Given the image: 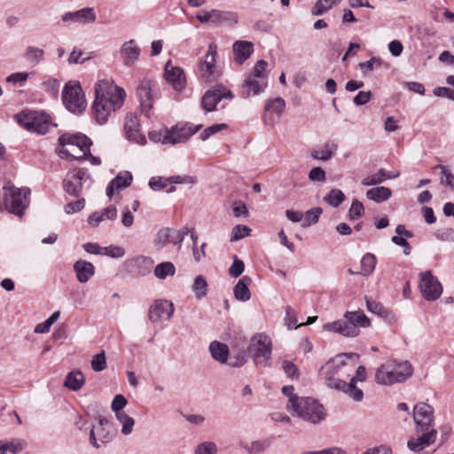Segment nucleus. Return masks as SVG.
Returning a JSON list of instances; mask_svg holds the SVG:
<instances>
[{
	"label": "nucleus",
	"instance_id": "de8ad7c7",
	"mask_svg": "<svg viewBox=\"0 0 454 454\" xmlns=\"http://www.w3.org/2000/svg\"><path fill=\"white\" fill-rule=\"evenodd\" d=\"M345 200L344 193L340 189H332L324 200L333 207H339Z\"/></svg>",
	"mask_w": 454,
	"mask_h": 454
},
{
	"label": "nucleus",
	"instance_id": "2eb2a0df",
	"mask_svg": "<svg viewBox=\"0 0 454 454\" xmlns=\"http://www.w3.org/2000/svg\"><path fill=\"white\" fill-rule=\"evenodd\" d=\"M232 98L233 95L228 88L223 85L217 84L206 91L202 98L201 105L207 112H211L215 110L216 105L223 98L231 99Z\"/></svg>",
	"mask_w": 454,
	"mask_h": 454
},
{
	"label": "nucleus",
	"instance_id": "7c9ffc66",
	"mask_svg": "<svg viewBox=\"0 0 454 454\" xmlns=\"http://www.w3.org/2000/svg\"><path fill=\"white\" fill-rule=\"evenodd\" d=\"M209 352L215 361L221 364L228 362L229 348L226 344L214 340L209 345Z\"/></svg>",
	"mask_w": 454,
	"mask_h": 454
},
{
	"label": "nucleus",
	"instance_id": "e433bc0d",
	"mask_svg": "<svg viewBox=\"0 0 454 454\" xmlns=\"http://www.w3.org/2000/svg\"><path fill=\"white\" fill-rule=\"evenodd\" d=\"M356 382L354 380H350L349 383L344 381V386L338 387V390L343 391L347 394L350 398H352L356 402H360L364 398V393L362 389L356 387Z\"/></svg>",
	"mask_w": 454,
	"mask_h": 454
},
{
	"label": "nucleus",
	"instance_id": "6e6d98bb",
	"mask_svg": "<svg viewBox=\"0 0 454 454\" xmlns=\"http://www.w3.org/2000/svg\"><path fill=\"white\" fill-rule=\"evenodd\" d=\"M111 258H121L125 254L123 247L111 245L109 247H102V254Z\"/></svg>",
	"mask_w": 454,
	"mask_h": 454
},
{
	"label": "nucleus",
	"instance_id": "e2e57ef3",
	"mask_svg": "<svg viewBox=\"0 0 454 454\" xmlns=\"http://www.w3.org/2000/svg\"><path fill=\"white\" fill-rule=\"evenodd\" d=\"M247 362V354L244 350L238 352L236 355L228 357V364L231 367H241Z\"/></svg>",
	"mask_w": 454,
	"mask_h": 454
},
{
	"label": "nucleus",
	"instance_id": "aec40b11",
	"mask_svg": "<svg viewBox=\"0 0 454 454\" xmlns=\"http://www.w3.org/2000/svg\"><path fill=\"white\" fill-rule=\"evenodd\" d=\"M419 434H421L417 438H411L407 442L408 449L413 452H419L425 450L436 440V430L420 432Z\"/></svg>",
	"mask_w": 454,
	"mask_h": 454
},
{
	"label": "nucleus",
	"instance_id": "473e14b6",
	"mask_svg": "<svg viewBox=\"0 0 454 454\" xmlns=\"http://www.w3.org/2000/svg\"><path fill=\"white\" fill-rule=\"evenodd\" d=\"M392 196V191L388 187L377 186L371 188L366 192V198L376 203H381L389 200Z\"/></svg>",
	"mask_w": 454,
	"mask_h": 454
},
{
	"label": "nucleus",
	"instance_id": "c756f323",
	"mask_svg": "<svg viewBox=\"0 0 454 454\" xmlns=\"http://www.w3.org/2000/svg\"><path fill=\"white\" fill-rule=\"evenodd\" d=\"M252 279L248 276H243L233 288L234 297L241 301H247L251 298V293L248 286Z\"/></svg>",
	"mask_w": 454,
	"mask_h": 454
},
{
	"label": "nucleus",
	"instance_id": "680f3d73",
	"mask_svg": "<svg viewBox=\"0 0 454 454\" xmlns=\"http://www.w3.org/2000/svg\"><path fill=\"white\" fill-rule=\"evenodd\" d=\"M351 358H343V364L340 365L339 369V376L337 378L342 379L346 381V379H348L351 375L352 371L354 370L355 364L351 362H348Z\"/></svg>",
	"mask_w": 454,
	"mask_h": 454
},
{
	"label": "nucleus",
	"instance_id": "a211bd4d",
	"mask_svg": "<svg viewBox=\"0 0 454 454\" xmlns=\"http://www.w3.org/2000/svg\"><path fill=\"white\" fill-rule=\"evenodd\" d=\"M107 423L106 419L100 418L98 425L90 431V442L96 449H99L101 444H106L112 440L109 430L106 428Z\"/></svg>",
	"mask_w": 454,
	"mask_h": 454
},
{
	"label": "nucleus",
	"instance_id": "58836bf2",
	"mask_svg": "<svg viewBox=\"0 0 454 454\" xmlns=\"http://www.w3.org/2000/svg\"><path fill=\"white\" fill-rule=\"evenodd\" d=\"M153 273L157 278L165 279L175 275L176 267L171 262H163L155 266Z\"/></svg>",
	"mask_w": 454,
	"mask_h": 454
},
{
	"label": "nucleus",
	"instance_id": "b1692460",
	"mask_svg": "<svg viewBox=\"0 0 454 454\" xmlns=\"http://www.w3.org/2000/svg\"><path fill=\"white\" fill-rule=\"evenodd\" d=\"M153 82L150 80H143L139 83L137 93L140 101V106L143 111H149L153 106Z\"/></svg>",
	"mask_w": 454,
	"mask_h": 454
},
{
	"label": "nucleus",
	"instance_id": "603ef678",
	"mask_svg": "<svg viewBox=\"0 0 454 454\" xmlns=\"http://www.w3.org/2000/svg\"><path fill=\"white\" fill-rule=\"evenodd\" d=\"M191 239L192 241V254H193L194 260L196 262H200L206 255V254H205L206 243H203L201 245L200 248L197 247L198 236H197L195 231H191Z\"/></svg>",
	"mask_w": 454,
	"mask_h": 454
},
{
	"label": "nucleus",
	"instance_id": "8fccbe9b",
	"mask_svg": "<svg viewBox=\"0 0 454 454\" xmlns=\"http://www.w3.org/2000/svg\"><path fill=\"white\" fill-rule=\"evenodd\" d=\"M171 228H162L155 235L154 246L157 249H162L169 244Z\"/></svg>",
	"mask_w": 454,
	"mask_h": 454
},
{
	"label": "nucleus",
	"instance_id": "f257e3e1",
	"mask_svg": "<svg viewBox=\"0 0 454 454\" xmlns=\"http://www.w3.org/2000/svg\"><path fill=\"white\" fill-rule=\"evenodd\" d=\"M93 114L96 121L105 124L113 112L120 109L126 98L125 90L114 85L111 79H102L95 83Z\"/></svg>",
	"mask_w": 454,
	"mask_h": 454
},
{
	"label": "nucleus",
	"instance_id": "ddd939ff",
	"mask_svg": "<svg viewBox=\"0 0 454 454\" xmlns=\"http://www.w3.org/2000/svg\"><path fill=\"white\" fill-rule=\"evenodd\" d=\"M91 182L90 175L83 169H74L69 171L64 181L63 188L69 194L74 197H78L82 191L83 184Z\"/></svg>",
	"mask_w": 454,
	"mask_h": 454
},
{
	"label": "nucleus",
	"instance_id": "864d4df0",
	"mask_svg": "<svg viewBox=\"0 0 454 454\" xmlns=\"http://www.w3.org/2000/svg\"><path fill=\"white\" fill-rule=\"evenodd\" d=\"M91 368L94 372H102L106 368V359L104 351L92 356Z\"/></svg>",
	"mask_w": 454,
	"mask_h": 454
},
{
	"label": "nucleus",
	"instance_id": "a19ab883",
	"mask_svg": "<svg viewBox=\"0 0 454 454\" xmlns=\"http://www.w3.org/2000/svg\"><path fill=\"white\" fill-rule=\"evenodd\" d=\"M341 1L342 0H317L311 9V14L313 16H321Z\"/></svg>",
	"mask_w": 454,
	"mask_h": 454
},
{
	"label": "nucleus",
	"instance_id": "37998d69",
	"mask_svg": "<svg viewBox=\"0 0 454 454\" xmlns=\"http://www.w3.org/2000/svg\"><path fill=\"white\" fill-rule=\"evenodd\" d=\"M192 231H194V229L184 227L181 230H176L171 228L169 244H173L175 247H176L177 251H179L181 249L184 237L187 234L191 235Z\"/></svg>",
	"mask_w": 454,
	"mask_h": 454
},
{
	"label": "nucleus",
	"instance_id": "72a5a7b5",
	"mask_svg": "<svg viewBox=\"0 0 454 454\" xmlns=\"http://www.w3.org/2000/svg\"><path fill=\"white\" fill-rule=\"evenodd\" d=\"M344 317L352 325H354V327H356V329H359V327H368L371 325L370 319L361 310L347 311L344 315Z\"/></svg>",
	"mask_w": 454,
	"mask_h": 454
},
{
	"label": "nucleus",
	"instance_id": "dca6fc26",
	"mask_svg": "<svg viewBox=\"0 0 454 454\" xmlns=\"http://www.w3.org/2000/svg\"><path fill=\"white\" fill-rule=\"evenodd\" d=\"M64 22H73L80 25L91 24L97 20V14L92 7H85L75 12H68L62 15Z\"/></svg>",
	"mask_w": 454,
	"mask_h": 454
},
{
	"label": "nucleus",
	"instance_id": "3c124183",
	"mask_svg": "<svg viewBox=\"0 0 454 454\" xmlns=\"http://www.w3.org/2000/svg\"><path fill=\"white\" fill-rule=\"evenodd\" d=\"M285 107V100L282 98H276L266 104L265 110L275 113L277 115H280L284 112Z\"/></svg>",
	"mask_w": 454,
	"mask_h": 454
},
{
	"label": "nucleus",
	"instance_id": "2f4dec72",
	"mask_svg": "<svg viewBox=\"0 0 454 454\" xmlns=\"http://www.w3.org/2000/svg\"><path fill=\"white\" fill-rule=\"evenodd\" d=\"M238 17L235 13L212 9L210 11V23L219 26L224 23H237Z\"/></svg>",
	"mask_w": 454,
	"mask_h": 454
},
{
	"label": "nucleus",
	"instance_id": "bf43d9fd",
	"mask_svg": "<svg viewBox=\"0 0 454 454\" xmlns=\"http://www.w3.org/2000/svg\"><path fill=\"white\" fill-rule=\"evenodd\" d=\"M217 446L215 442L207 441L200 443L194 451V454H216Z\"/></svg>",
	"mask_w": 454,
	"mask_h": 454
},
{
	"label": "nucleus",
	"instance_id": "7ed1b4c3",
	"mask_svg": "<svg viewBox=\"0 0 454 454\" xmlns=\"http://www.w3.org/2000/svg\"><path fill=\"white\" fill-rule=\"evenodd\" d=\"M287 409L293 410L298 417L311 424H318L326 417L324 406L311 397L291 396Z\"/></svg>",
	"mask_w": 454,
	"mask_h": 454
},
{
	"label": "nucleus",
	"instance_id": "6ab92c4d",
	"mask_svg": "<svg viewBox=\"0 0 454 454\" xmlns=\"http://www.w3.org/2000/svg\"><path fill=\"white\" fill-rule=\"evenodd\" d=\"M125 137L130 142H145V138L140 130L138 118L134 114H128L123 126Z\"/></svg>",
	"mask_w": 454,
	"mask_h": 454
},
{
	"label": "nucleus",
	"instance_id": "5701e85b",
	"mask_svg": "<svg viewBox=\"0 0 454 454\" xmlns=\"http://www.w3.org/2000/svg\"><path fill=\"white\" fill-rule=\"evenodd\" d=\"M133 180V176L129 171L120 172L107 185L106 193L111 199L115 192H119L129 187Z\"/></svg>",
	"mask_w": 454,
	"mask_h": 454
},
{
	"label": "nucleus",
	"instance_id": "412c9836",
	"mask_svg": "<svg viewBox=\"0 0 454 454\" xmlns=\"http://www.w3.org/2000/svg\"><path fill=\"white\" fill-rule=\"evenodd\" d=\"M323 329L328 332L339 333L344 337H356L359 334V329L354 327L347 319L336 320L324 325Z\"/></svg>",
	"mask_w": 454,
	"mask_h": 454
},
{
	"label": "nucleus",
	"instance_id": "f8f14e48",
	"mask_svg": "<svg viewBox=\"0 0 454 454\" xmlns=\"http://www.w3.org/2000/svg\"><path fill=\"white\" fill-rule=\"evenodd\" d=\"M419 291L422 296L428 301H436L442 294V286L431 270L420 272Z\"/></svg>",
	"mask_w": 454,
	"mask_h": 454
},
{
	"label": "nucleus",
	"instance_id": "09e8293b",
	"mask_svg": "<svg viewBox=\"0 0 454 454\" xmlns=\"http://www.w3.org/2000/svg\"><path fill=\"white\" fill-rule=\"evenodd\" d=\"M58 142H92L91 139L85 134L82 132H66L61 134L59 138Z\"/></svg>",
	"mask_w": 454,
	"mask_h": 454
},
{
	"label": "nucleus",
	"instance_id": "cd10ccee",
	"mask_svg": "<svg viewBox=\"0 0 454 454\" xmlns=\"http://www.w3.org/2000/svg\"><path fill=\"white\" fill-rule=\"evenodd\" d=\"M267 87V79L264 76H261L256 78L254 76L249 75L244 82L243 88V96L245 98H248L250 93L253 92L254 95H257L264 90Z\"/></svg>",
	"mask_w": 454,
	"mask_h": 454
},
{
	"label": "nucleus",
	"instance_id": "39448f33",
	"mask_svg": "<svg viewBox=\"0 0 454 454\" xmlns=\"http://www.w3.org/2000/svg\"><path fill=\"white\" fill-rule=\"evenodd\" d=\"M201 125H193L188 122H179L170 129L162 127L159 130H153L148 137L152 142H178L187 140L199 131Z\"/></svg>",
	"mask_w": 454,
	"mask_h": 454
},
{
	"label": "nucleus",
	"instance_id": "052dcab7",
	"mask_svg": "<svg viewBox=\"0 0 454 454\" xmlns=\"http://www.w3.org/2000/svg\"><path fill=\"white\" fill-rule=\"evenodd\" d=\"M285 322L289 329H296L299 327L297 325V314L295 310L290 306L286 307Z\"/></svg>",
	"mask_w": 454,
	"mask_h": 454
},
{
	"label": "nucleus",
	"instance_id": "6e6552de",
	"mask_svg": "<svg viewBox=\"0 0 454 454\" xmlns=\"http://www.w3.org/2000/svg\"><path fill=\"white\" fill-rule=\"evenodd\" d=\"M62 101L66 108L74 114H80L85 109V95L79 82L69 81L65 84Z\"/></svg>",
	"mask_w": 454,
	"mask_h": 454
},
{
	"label": "nucleus",
	"instance_id": "69168bd1",
	"mask_svg": "<svg viewBox=\"0 0 454 454\" xmlns=\"http://www.w3.org/2000/svg\"><path fill=\"white\" fill-rule=\"evenodd\" d=\"M169 184V179L160 177V176H154L152 177L149 181V186L153 191H160L164 188H166Z\"/></svg>",
	"mask_w": 454,
	"mask_h": 454
},
{
	"label": "nucleus",
	"instance_id": "9b49d317",
	"mask_svg": "<svg viewBox=\"0 0 454 454\" xmlns=\"http://www.w3.org/2000/svg\"><path fill=\"white\" fill-rule=\"evenodd\" d=\"M412 413L417 433L435 430L434 408L427 403H418L414 406Z\"/></svg>",
	"mask_w": 454,
	"mask_h": 454
},
{
	"label": "nucleus",
	"instance_id": "4c0bfd02",
	"mask_svg": "<svg viewBox=\"0 0 454 454\" xmlns=\"http://www.w3.org/2000/svg\"><path fill=\"white\" fill-rule=\"evenodd\" d=\"M336 149V144H323L320 147L311 152V156L317 160H327L332 157Z\"/></svg>",
	"mask_w": 454,
	"mask_h": 454
},
{
	"label": "nucleus",
	"instance_id": "4be33fe9",
	"mask_svg": "<svg viewBox=\"0 0 454 454\" xmlns=\"http://www.w3.org/2000/svg\"><path fill=\"white\" fill-rule=\"evenodd\" d=\"M117 207L115 205H109L106 207L95 211L90 214L88 217V223L93 228H96L100 225L103 222L106 221H114L117 218Z\"/></svg>",
	"mask_w": 454,
	"mask_h": 454
},
{
	"label": "nucleus",
	"instance_id": "4d7b16f0",
	"mask_svg": "<svg viewBox=\"0 0 454 454\" xmlns=\"http://www.w3.org/2000/svg\"><path fill=\"white\" fill-rule=\"evenodd\" d=\"M438 168L442 170L441 184L454 192V175L447 169L446 166L439 165Z\"/></svg>",
	"mask_w": 454,
	"mask_h": 454
},
{
	"label": "nucleus",
	"instance_id": "a878e982",
	"mask_svg": "<svg viewBox=\"0 0 454 454\" xmlns=\"http://www.w3.org/2000/svg\"><path fill=\"white\" fill-rule=\"evenodd\" d=\"M165 78L176 90H181L185 85L183 69L173 66L170 61L165 66Z\"/></svg>",
	"mask_w": 454,
	"mask_h": 454
},
{
	"label": "nucleus",
	"instance_id": "c03bdc74",
	"mask_svg": "<svg viewBox=\"0 0 454 454\" xmlns=\"http://www.w3.org/2000/svg\"><path fill=\"white\" fill-rule=\"evenodd\" d=\"M192 291L198 300L202 299L207 295V283L202 275H198L192 285Z\"/></svg>",
	"mask_w": 454,
	"mask_h": 454
},
{
	"label": "nucleus",
	"instance_id": "79ce46f5",
	"mask_svg": "<svg viewBox=\"0 0 454 454\" xmlns=\"http://www.w3.org/2000/svg\"><path fill=\"white\" fill-rule=\"evenodd\" d=\"M24 57L31 65L36 66L43 59L44 51L39 47L28 46Z\"/></svg>",
	"mask_w": 454,
	"mask_h": 454
},
{
	"label": "nucleus",
	"instance_id": "f3484780",
	"mask_svg": "<svg viewBox=\"0 0 454 454\" xmlns=\"http://www.w3.org/2000/svg\"><path fill=\"white\" fill-rule=\"evenodd\" d=\"M174 313V305L167 300H157L150 307L149 319L153 323L160 322L164 317L169 319Z\"/></svg>",
	"mask_w": 454,
	"mask_h": 454
},
{
	"label": "nucleus",
	"instance_id": "4468645a",
	"mask_svg": "<svg viewBox=\"0 0 454 454\" xmlns=\"http://www.w3.org/2000/svg\"><path fill=\"white\" fill-rule=\"evenodd\" d=\"M92 144H59L55 149L61 159L67 160H82L87 158Z\"/></svg>",
	"mask_w": 454,
	"mask_h": 454
},
{
	"label": "nucleus",
	"instance_id": "bb28decb",
	"mask_svg": "<svg viewBox=\"0 0 454 454\" xmlns=\"http://www.w3.org/2000/svg\"><path fill=\"white\" fill-rule=\"evenodd\" d=\"M74 271L77 280L87 283L95 275V266L85 260H78L74 263Z\"/></svg>",
	"mask_w": 454,
	"mask_h": 454
},
{
	"label": "nucleus",
	"instance_id": "13d9d810",
	"mask_svg": "<svg viewBox=\"0 0 454 454\" xmlns=\"http://www.w3.org/2000/svg\"><path fill=\"white\" fill-rule=\"evenodd\" d=\"M364 213V207L362 202L355 200L352 201L348 210V217L350 220H356L360 218Z\"/></svg>",
	"mask_w": 454,
	"mask_h": 454
},
{
	"label": "nucleus",
	"instance_id": "338daca9",
	"mask_svg": "<svg viewBox=\"0 0 454 454\" xmlns=\"http://www.w3.org/2000/svg\"><path fill=\"white\" fill-rule=\"evenodd\" d=\"M127 403L128 402L126 398L122 395H117L114 396L111 404V408L115 413V416L119 413L124 412L122 409L126 406Z\"/></svg>",
	"mask_w": 454,
	"mask_h": 454
},
{
	"label": "nucleus",
	"instance_id": "f03ea898",
	"mask_svg": "<svg viewBox=\"0 0 454 454\" xmlns=\"http://www.w3.org/2000/svg\"><path fill=\"white\" fill-rule=\"evenodd\" d=\"M413 368L408 361L388 360L375 372V381L380 385L389 386L402 383L409 379Z\"/></svg>",
	"mask_w": 454,
	"mask_h": 454
},
{
	"label": "nucleus",
	"instance_id": "f704fd0d",
	"mask_svg": "<svg viewBox=\"0 0 454 454\" xmlns=\"http://www.w3.org/2000/svg\"><path fill=\"white\" fill-rule=\"evenodd\" d=\"M392 176L383 168H380L377 173L367 175L364 176L361 184L364 186L377 185L383 183L387 179H390Z\"/></svg>",
	"mask_w": 454,
	"mask_h": 454
},
{
	"label": "nucleus",
	"instance_id": "20e7f679",
	"mask_svg": "<svg viewBox=\"0 0 454 454\" xmlns=\"http://www.w3.org/2000/svg\"><path fill=\"white\" fill-rule=\"evenodd\" d=\"M30 195L28 187L6 184L3 187L4 206L11 214L22 217L30 204Z\"/></svg>",
	"mask_w": 454,
	"mask_h": 454
},
{
	"label": "nucleus",
	"instance_id": "0eeeda50",
	"mask_svg": "<svg viewBox=\"0 0 454 454\" xmlns=\"http://www.w3.org/2000/svg\"><path fill=\"white\" fill-rule=\"evenodd\" d=\"M247 350L252 356L254 363L256 365L268 367L270 365L271 357V340L263 334L258 333L253 336L250 340Z\"/></svg>",
	"mask_w": 454,
	"mask_h": 454
},
{
	"label": "nucleus",
	"instance_id": "9d476101",
	"mask_svg": "<svg viewBox=\"0 0 454 454\" xmlns=\"http://www.w3.org/2000/svg\"><path fill=\"white\" fill-rule=\"evenodd\" d=\"M353 356L358 357V355L355 353L341 354L336 356L321 367L320 375L329 387L337 389L338 387L344 386L345 380L337 378L339 376L340 365L343 364V358H351Z\"/></svg>",
	"mask_w": 454,
	"mask_h": 454
},
{
	"label": "nucleus",
	"instance_id": "a18cd8bd",
	"mask_svg": "<svg viewBox=\"0 0 454 454\" xmlns=\"http://www.w3.org/2000/svg\"><path fill=\"white\" fill-rule=\"evenodd\" d=\"M115 417L121 425V433L124 435L130 434L135 425L134 419L126 414V412L119 413Z\"/></svg>",
	"mask_w": 454,
	"mask_h": 454
},
{
	"label": "nucleus",
	"instance_id": "1a4fd4ad",
	"mask_svg": "<svg viewBox=\"0 0 454 454\" xmlns=\"http://www.w3.org/2000/svg\"><path fill=\"white\" fill-rule=\"evenodd\" d=\"M216 52L217 45L215 43H210L204 59L198 65L199 78L205 82H215L222 74L221 69L215 61Z\"/></svg>",
	"mask_w": 454,
	"mask_h": 454
},
{
	"label": "nucleus",
	"instance_id": "393cba45",
	"mask_svg": "<svg viewBox=\"0 0 454 454\" xmlns=\"http://www.w3.org/2000/svg\"><path fill=\"white\" fill-rule=\"evenodd\" d=\"M120 55L123 64L126 67H131L138 60L140 48L137 46L135 40L127 41L121 45Z\"/></svg>",
	"mask_w": 454,
	"mask_h": 454
},
{
	"label": "nucleus",
	"instance_id": "49530a36",
	"mask_svg": "<svg viewBox=\"0 0 454 454\" xmlns=\"http://www.w3.org/2000/svg\"><path fill=\"white\" fill-rule=\"evenodd\" d=\"M323 213V209L319 207H313L308 210L304 215V221L302 223V227H309L312 224H315L318 222L320 215Z\"/></svg>",
	"mask_w": 454,
	"mask_h": 454
},
{
	"label": "nucleus",
	"instance_id": "c85d7f7f",
	"mask_svg": "<svg viewBox=\"0 0 454 454\" xmlns=\"http://www.w3.org/2000/svg\"><path fill=\"white\" fill-rule=\"evenodd\" d=\"M253 44L247 41H236L233 44L235 60L239 64L246 61L253 53Z\"/></svg>",
	"mask_w": 454,
	"mask_h": 454
},
{
	"label": "nucleus",
	"instance_id": "ea45409f",
	"mask_svg": "<svg viewBox=\"0 0 454 454\" xmlns=\"http://www.w3.org/2000/svg\"><path fill=\"white\" fill-rule=\"evenodd\" d=\"M376 264V256L371 253L365 254L361 260V270L359 273L363 276H370L374 271Z\"/></svg>",
	"mask_w": 454,
	"mask_h": 454
},
{
	"label": "nucleus",
	"instance_id": "c9c22d12",
	"mask_svg": "<svg viewBox=\"0 0 454 454\" xmlns=\"http://www.w3.org/2000/svg\"><path fill=\"white\" fill-rule=\"evenodd\" d=\"M84 382L85 379L81 372H72L67 375L64 385L71 390L77 391L83 386Z\"/></svg>",
	"mask_w": 454,
	"mask_h": 454
},
{
	"label": "nucleus",
	"instance_id": "0e129e2a",
	"mask_svg": "<svg viewBox=\"0 0 454 454\" xmlns=\"http://www.w3.org/2000/svg\"><path fill=\"white\" fill-rule=\"evenodd\" d=\"M60 82L56 78H50L49 80L43 82V90L52 96H57L59 94Z\"/></svg>",
	"mask_w": 454,
	"mask_h": 454
},
{
	"label": "nucleus",
	"instance_id": "774afa93",
	"mask_svg": "<svg viewBox=\"0 0 454 454\" xmlns=\"http://www.w3.org/2000/svg\"><path fill=\"white\" fill-rule=\"evenodd\" d=\"M2 446L5 451H9L12 454H18L24 448V444L20 441L2 442Z\"/></svg>",
	"mask_w": 454,
	"mask_h": 454
},
{
	"label": "nucleus",
	"instance_id": "5fc2aeb1",
	"mask_svg": "<svg viewBox=\"0 0 454 454\" xmlns=\"http://www.w3.org/2000/svg\"><path fill=\"white\" fill-rule=\"evenodd\" d=\"M251 229L246 225L238 224L232 228L231 241H238L250 234Z\"/></svg>",
	"mask_w": 454,
	"mask_h": 454
},
{
	"label": "nucleus",
	"instance_id": "423d86ee",
	"mask_svg": "<svg viewBox=\"0 0 454 454\" xmlns=\"http://www.w3.org/2000/svg\"><path fill=\"white\" fill-rule=\"evenodd\" d=\"M15 117L20 126L28 131L41 135L46 134L51 127H56V124L51 123L50 115L42 112H21L16 114Z\"/></svg>",
	"mask_w": 454,
	"mask_h": 454
}]
</instances>
